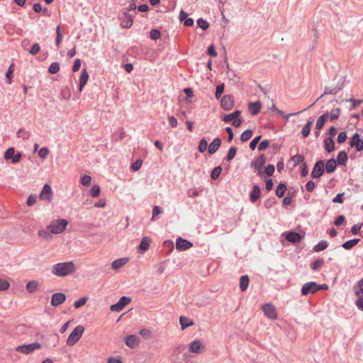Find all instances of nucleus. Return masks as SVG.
<instances>
[{
    "label": "nucleus",
    "mask_w": 363,
    "mask_h": 363,
    "mask_svg": "<svg viewBox=\"0 0 363 363\" xmlns=\"http://www.w3.org/2000/svg\"><path fill=\"white\" fill-rule=\"evenodd\" d=\"M36 201L37 196L35 194H30L28 196L26 203L28 206H32L36 203Z\"/></svg>",
    "instance_id": "48"
},
{
    "label": "nucleus",
    "mask_w": 363,
    "mask_h": 363,
    "mask_svg": "<svg viewBox=\"0 0 363 363\" xmlns=\"http://www.w3.org/2000/svg\"><path fill=\"white\" fill-rule=\"evenodd\" d=\"M38 286H39V283L38 281H35V280L30 281L28 282L26 284V290L29 293L33 294L37 291Z\"/></svg>",
    "instance_id": "27"
},
{
    "label": "nucleus",
    "mask_w": 363,
    "mask_h": 363,
    "mask_svg": "<svg viewBox=\"0 0 363 363\" xmlns=\"http://www.w3.org/2000/svg\"><path fill=\"white\" fill-rule=\"evenodd\" d=\"M343 86V82L340 80H339L337 82V84L334 87H326L324 94L320 96H323L326 94H336L339 91H340L342 89Z\"/></svg>",
    "instance_id": "16"
},
{
    "label": "nucleus",
    "mask_w": 363,
    "mask_h": 363,
    "mask_svg": "<svg viewBox=\"0 0 363 363\" xmlns=\"http://www.w3.org/2000/svg\"><path fill=\"white\" fill-rule=\"evenodd\" d=\"M328 117H329L328 113H325L323 115L320 116L316 121L315 128L317 130H320L323 128V126L324 125L326 121L328 120Z\"/></svg>",
    "instance_id": "25"
},
{
    "label": "nucleus",
    "mask_w": 363,
    "mask_h": 363,
    "mask_svg": "<svg viewBox=\"0 0 363 363\" xmlns=\"http://www.w3.org/2000/svg\"><path fill=\"white\" fill-rule=\"evenodd\" d=\"M221 170L222 169L220 166L215 167L211 174V179L213 180L218 179L221 173Z\"/></svg>",
    "instance_id": "39"
},
{
    "label": "nucleus",
    "mask_w": 363,
    "mask_h": 363,
    "mask_svg": "<svg viewBox=\"0 0 363 363\" xmlns=\"http://www.w3.org/2000/svg\"><path fill=\"white\" fill-rule=\"evenodd\" d=\"M286 239L291 242L297 243L301 240V236L299 233L296 232H290L286 234Z\"/></svg>",
    "instance_id": "21"
},
{
    "label": "nucleus",
    "mask_w": 363,
    "mask_h": 363,
    "mask_svg": "<svg viewBox=\"0 0 363 363\" xmlns=\"http://www.w3.org/2000/svg\"><path fill=\"white\" fill-rule=\"evenodd\" d=\"M56 35H57V36H56L55 44L58 47L60 45V43H61V42L62 40V38H63V35L61 33V30H60V26H58L57 27V28H56Z\"/></svg>",
    "instance_id": "37"
},
{
    "label": "nucleus",
    "mask_w": 363,
    "mask_h": 363,
    "mask_svg": "<svg viewBox=\"0 0 363 363\" xmlns=\"http://www.w3.org/2000/svg\"><path fill=\"white\" fill-rule=\"evenodd\" d=\"M89 73L86 71V69H84L82 72L79 77V90L81 92L84 87L86 86L88 79H89Z\"/></svg>",
    "instance_id": "17"
},
{
    "label": "nucleus",
    "mask_w": 363,
    "mask_h": 363,
    "mask_svg": "<svg viewBox=\"0 0 363 363\" xmlns=\"http://www.w3.org/2000/svg\"><path fill=\"white\" fill-rule=\"evenodd\" d=\"M91 195L93 197H99L100 195V187L99 185H94L90 190Z\"/></svg>",
    "instance_id": "42"
},
{
    "label": "nucleus",
    "mask_w": 363,
    "mask_h": 363,
    "mask_svg": "<svg viewBox=\"0 0 363 363\" xmlns=\"http://www.w3.org/2000/svg\"><path fill=\"white\" fill-rule=\"evenodd\" d=\"M41 344L39 342H33L28 345H23L17 346L15 350L18 352L23 353L25 354H29L34 350H39L41 348Z\"/></svg>",
    "instance_id": "4"
},
{
    "label": "nucleus",
    "mask_w": 363,
    "mask_h": 363,
    "mask_svg": "<svg viewBox=\"0 0 363 363\" xmlns=\"http://www.w3.org/2000/svg\"><path fill=\"white\" fill-rule=\"evenodd\" d=\"M313 123L312 121H309L307 123L303 126L301 130V134L303 138H306L309 135L311 129V125Z\"/></svg>",
    "instance_id": "30"
},
{
    "label": "nucleus",
    "mask_w": 363,
    "mask_h": 363,
    "mask_svg": "<svg viewBox=\"0 0 363 363\" xmlns=\"http://www.w3.org/2000/svg\"><path fill=\"white\" fill-rule=\"evenodd\" d=\"M250 201L252 203L256 202L260 197V189L257 185H255L252 187V190L250 193Z\"/></svg>",
    "instance_id": "23"
},
{
    "label": "nucleus",
    "mask_w": 363,
    "mask_h": 363,
    "mask_svg": "<svg viewBox=\"0 0 363 363\" xmlns=\"http://www.w3.org/2000/svg\"><path fill=\"white\" fill-rule=\"evenodd\" d=\"M339 116H340V110H339V108L333 109L331 111L330 120L333 121V120L337 119Z\"/></svg>",
    "instance_id": "60"
},
{
    "label": "nucleus",
    "mask_w": 363,
    "mask_h": 363,
    "mask_svg": "<svg viewBox=\"0 0 363 363\" xmlns=\"http://www.w3.org/2000/svg\"><path fill=\"white\" fill-rule=\"evenodd\" d=\"M139 333L141 336H143L145 339L150 338L152 335L151 331L149 329H146V328L140 330Z\"/></svg>",
    "instance_id": "49"
},
{
    "label": "nucleus",
    "mask_w": 363,
    "mask_h": 363,
    "mask_svg": "<svg viewBox=\"0 0 363 363\" xmlns=\"http://www.w3.org/2000/svg\"><path fill=\"white\" fill-rule=\"evenodd\" d=\"M49 154V150L48 147H42L39 152L38 155L41 158H46Z\"/></svg>",
    "instance_id": "52"
},
{
    "label": "nucleus",
    "mask_w": 363,
    "mask_h": 363,
    "mask_svg": "<svg viewBox=\"0 0 363 363\" xmlns=\"http://www.w3.org/2000/svg\"><path fill=\"white\" fill-rule=\"evenodd\" d=\"M315 187V184L313 181H309L306 184V188L307 191L309 192L313 191L314 190Z\"/></svg>",
    "instance_id": "63"
},
{
    "label": "nucleus",
    "mask_w": 363,
    "mask_h": 363,
    "mask_svg": "<svg viewBox=\"0 0 363 363\" xmlns=\"http://www.w3.org/2000/svg\"><path fill=\"white\" fill-rule=\"evenodd\" d=\"M193 246V244L182 238H178L176 240V248L179 251H184L190 249Z\"/></svg>",
    "instance_id": "10"
},
{
    "label": "nucleus",
    "mask_w": 363,
    "mask_h": 363,
    "mask_svg": "<svg viewBox=\"0 0 363 363\" xmlns=\"http://www.w3.org/2000/svg\"><path fill=\"white\" fill-rule=\"evenodd\" d=\"M151 241L152 240L150 237H144L141 240L139 249L143 252L147 251L150 247Z\"/></svg>",
    "instance_id": "24"
},
{
    "label": "nucleus",
    "mask_w": 363,
    "mask_h": 363,
    "mask_svg": "<svg viewBox=\"0 0 363 363\" xmlns=\"http://www.w3.org/2000/svg\"><path fill=\"white\" fill-rule=\"evenodd\" d=\"M82 62L81 60L77 58L74 60V65L72 66V72H77L80 69Z\"/></svg>",
    "instance_id": "57"
},
{
    "label": "nucleus",
    "mask_w": 363,
    "mask_h": 363,
    "mask_svg": "<svg viewBox=\"0 0 363 363\" xmlns=\"http://www.w3.org/2000/svg\"><path fill=\"white\" fill-rule=\"evenodd\" d=\"M150 38L152 40H157L160 38V30H158L157 29H152L150 31Z\"/></svg>",
    "instance_id": "54"
},
{
    "label": "nucleus",
    "mask_w": 363,
    "mask_h": 363,
    "mask_svg": "<svg viewBox=\"0 0 363 363\" xmlns=\"http://www.w3.org/2000/svg\"><path fill=\"white\" fill-rule=\"evenodd\" d=\"M204 350V345L199 340L193 341L189 345V350L193 353H201Z\"/></svg>",
    "instance_id": "14"
},
{
    "label": "nucleus",
    "mask_w": 363,
    "mask_h": 363,
    "mask_svg": "<svg viewBox=\"0 0 363 363\" xmlns=\"http://www.w3.org/2000/svg\"><path fill=\"white\" fill-rule=\"evenodd\" d=\"M225 84H221L216 86L215 96L218 99L221 96L222 94L224 92Z\"/></svg>",
    "instance_id": "43"
},
{
    "label": "nucleus",
    "mask_w": 363,
    "mask_h": 363,
    "mask_svg": "<svg viewBox=\"0 0 363 363\" xmlns=\"http://www.w3.org/2000/svg\"><path fill=\"white\" fill-rule=\"evenodd\" d=\"M179 323L181 325L182 330H184L186 328L194 325V323L191 319L183 315L179 318Z\"/></svg>",
    "instance_id": "22"
},
{
    "label": "nucleus",
    "mask_w": 363,
    "mask_h": 363,
    "mask_svg": "<svg viewBox=\"0 0 363 363\" xmlns=\"http://www.w3.org/2000/svg\"><path fill=\"white\" fill-rule=\"evenodd\" d=\"M286 189V186L285 184H279L276 189V195L279 198H281L284 196Z\"/></svg>",
    "instance_id": "34"
},
{
    "label": "nucleus",
    "mask_w": 363,
    "mask_h": 363,
    "mask_svg": "<svg viewBox=\"0 0 363 363\" xmlns=\"http://www.w3.org/2000/svg\"><path fill=\"white\" fill-rule=\"evenodd\" d=\"M60 70V64L57 62H52L49 67V72L51 74H56Z\"/></svg>",
    "instance_id": "38"
},
{
    "label": "nucleus",
    "mask_w": 363,
    "mask_h": 363,
    "mask_svg": "<svg viewBox=\"0 0 363 363\" xmlns=\"http://www.w3.org/2000/svg\"><path fill=\"white\" fill-rule=\"evenodd\" d=\"M353 290L355 296L357 297V300L363 299V279L359 280L357 284L354 286Z\"/></svg>",
    "instance_id": "18"
},
{
    "label": "nucleus",
    "mask_w": 363,
    "mask_h": 363,
    "mask_svg": "<svg viewBox=\"0 0 363 363\" xmlns=\"http://www.w3.org/2000/svg\"><path fill=\"white\" fill-rule=\"evenodd\" d=\"M125 342L129 347L134 348L140 344V338L135 335H130L125 338Z\"/></svg>",
    "instance_id": "13"
},
{
    "label": "nucleus",
    "mask_w": 363,
    "mask_h": 363,
    "mask_svg": "<svg viewBox=\"0 0 363 363\" xmlns=\"http://www.w3.org/2000/svg\"><path fill=\"white\" fill-rule=\"evenodd\" d=\"M87 301H88V297L84 296V297L79 298V300L76 301L74 303V306L77 309L79 308L82 307L84 305H85L86 303L87 302Z\"/></svg>",
    "instance_id": "35"
},
{
    "label": "nucleus",
    "mask_w": 363,
    "mask_h": 363,
    "mask_svg": "<svg viewBox=\"0 0 363 363\" xmlns=\"http://www.w3.org/2000/svg\"><path fill=\"white\" fill-rule=\"evenodd\" d=\"M208 147V142L206 139H202L200 143H199V151L200 152H204L206 149Z\"/></svg>",
    "instance_id": "41"
},
{
    "label": "nucleus",
    "mask_w": 363,
    "mask_h": 363,
    "mask_svg": "<svg viewBox=\"0 0 363 363\" xmlns=\"http://www.w3.org/2000/svg\"><path fill=\"white\" fill-rule=\"evenodd\" d=\"M131 299L126 296H123L120 298L118 302H117L115 304H113L111 306V311H116V312H120L121 311L123 308L127 306L128 303H130Z\"/></svg>",
    "instance_id": "5"
},
{
    "label": "nucleus",
    "mask_w": 363,
    "mask_h": 363,
    "mask_svg": "<svg viewBox=\"0 0 363 363\" xmlns=\"http://www.w3.org/2000/svg\"><path fill=\"white\" fill-rule=\"evenodd\" d=\"M318 291V284L311 281L306 283L301 289V294L303 296H307L309 294H315Z\"/></svg>",
    "instance_id": "7"
},
{
    "label": "nucleus",
    "mask_w": 363,
    "mask_h": 363,
    "mask_svg": "<svg viewBox=\"0 0 363 363\" xmlns=\"http://www.w3.org/2000/svg\"><path fill=\"white\" fill-rule=\"evenodd\" d=\"M169 123L172 128H175L177 125V119L174 116H169Z\"/></svg>",
    "instance_id": "64"
},
{
    "label": "nucleus",
    "mask_w": 363,
    "mask_h": 363,
    "mask_svg": "<svg viewBox=\"0 0 363 363\" xmlns=\"http://www.w3.org/2000/svg\"><path fill=\"white\" fill-rule=\"evenodd\" d=\"M249 284V277L247 275L242 276L240 279V288L242 291L247 289Z\"/></svg>",
    "instance_id": "29"
},
{
    "label": "nucleus",
    "mask_w": 363,
    "mask_h": 363,
    "mask_svg": "<svg viewBox=\"0 0 363 363\" xmlns=\"http://www.w3.org/2000/svg\"><path fill=\"white\" fill-rule=\"evenodd\" d=\"M324 172V163L322 160L318 161L313 169L311 177L313 178H319Z\"/></svg>",
    "instance_id": "9"
},
{
    "label": "nucleus",
    "mask_w": 363,
    "mask_h": 363,
    "mask_svg": "<svg viewBox=\"0 0 363 363\" xmlns=\"http://www.w3.org/2000/svg\"><path fill=\"white\" fill-rule=\"evenodd\" d=\"M350 146L354 147L358 152L363 150V140L360 139L358 133L353 135L350 142Z\"/></svg>",
    "instance_id": "11"
},
{
    "label": "nucleus",
    "mask_w": 363,
    "mask_h": 363,
    "mask_svg": "<svg viewBox=\"0 0 363 363\" xmlns=\"http://www.w3.org/2000/svg\"><path fill=\"white\" fill-rule=\"evenodd\" d=\"M197 25L201 28H202L203 30H206L208 28V26H209L208 23L207 21H206L205 20H203V18H199L198 19Z\"/></svg>",
    "instance_id": "47"
},
{
    "label": "nucleus",
    "mask_w": 363,
    "mask_h": 363,
    "mask_svg": "<svg viewBox=\"0 0 363 363\" xmlns=\"http://www.w3.org/2000/svg\"><path fill=\"white\" fill-rule=\"evenodd\" d=\"M221 145V140L220 138L214 139L208 147V152L210 155L214 154L219 148Z\"/></svg>",
    "instance_id": "19"
},
{
    "label": "nucleus",
    "mask_w": 363,
    "mask_h": 363,
    "mask_svg": "<svg viewBox=\"0 0 363 363\" xmlns=\"http://www.w3.org/2000/svg\"><path fill=\"white\" fill-rule=\"evenodd\" d=\"M324 147L325 150L330 152L335 149V143L331 138H327L324 140Z\"/></svg>",
    "instance_id": "26"
},
{
    "label": "nucleus",
    "mask_w": 363,
    "mask_h": 363,
    "mask_svg": "<svg viewBox=\"0 0 363 363\" xmlns=\"http://www.w3.org/2000/svg\"><path fill=\"white\" fill-rule=\"evenodd\" d=\"M67 225L68 221L66 219H55L50 222L45 229L40 230L38 235L44 240H50L52 239V234L63 233Z\"/></svg>",
    "instance_id": "1"
},
{
    "label": "nucleus",
    "mask_w": 363,
    "mask_h": 363,
    "mask_svg": "<svg viewBox=\"0 0 363 363\" xmlns=\"http://www.w3.org/2000/svg\"><path fill=\"white\" fill-rule=\"evenodd\" d=\"M269 142L268 140H263L259 143L258 149L259 151H263L266 150L269 147Z\"/></svg>",
    "instance_id": "59"
},
{
    "label": "nucleus",
    "mask_w": 363,
    "mask_h": 363,
    "mask_svg": "<svg viewBox=\"0 0 363 363\" xmlns=\"http://www.w3.org/2000/svg\"><path fill=\"white\" fill-rule=\"evenodd\" d=\"M143 164V161L141 160H136L133 164L131 165V169L133 171H138L140 169Z\"/></svg>",
    "instance_id": "56"
},
{
    "label": "nucleus",
    "mask_w": 363,
    "mask_h": 363,
    "mask_svg": "<svg viewBox=\"0 0 363 363\" xmlns=\"http://www.w3.org/2000/svg\"><path fill=\"white\" fill-rule=\"evenodd\" d=\"M66 300V296L63 293H55L52 295L51 298V305L53 306H57Z\"/></svg>",
    "instance_id": "12"
},
{
    "label": "nucleus",
    "mask_w": 363,
    "mask_h": 363,
    "mask_svg": "<svg viewBox=\"0 0 363 363\" xmlns=\"http://www.w3.org/2000/svg\"><path fill=\"white\" fill-rule=\"evenodd\" d=\"M76 270V266L72 261L57 263L52 267V274L60 277L71 274Z\"/></svg>",
    "instance_id": "2"
},
{
    "label": "nucleus",
    "mask_w": 363,
    "mask_h": 363,
    "mask_svg": "<svg viewBox=\"0 0 363 363\" xmlns=\"http://www.w3.org/2000/svg\"><path fill=\"white\" fill-rule=\"evenodd\" d=\"M274 172V167L272 164H269L264 170V172L268 176H272ZM263 172L260 168L259 169V174H262Z\"/></svg>",
    "instance_id": "36"
},
{
    "label": "nucleus",
    "mask_w": 363,
    "mask_h": 363,
    "mask_svg": "<svg viewBox=\"0 0 363 363\" xmlns=\"http://www.w3.org/2000/svg\"><path fill=\"white\" fill-rule=\"evenodd\" d=\"M52 191L51 186L46 184L43 186V188L40 194L39 198L40 200L50 201L52 198Z\"/></svg>",
    "instance_id": "8"
},
{
    "label": "nucleus",
    "mask_w": 363,
    "mask_h": 363,
    "mask_svg": "<svg viewBox=\"0 0 363 363\" xmlns=\"http://www.w3.org/2000/svg\"><path fill=\"white\" fill-rule=\"evenodd\" d=\"M261 109V103L259 101L251 102L248 104L250 113L255 116L259 113Z\"/></svg>",
    "instance_id": "20"
},
{
    "label": "nucleus",
    "mask_w": 363,
    "mask_h": 363,
    "mask_svg": "<svg viewBox=\"0 0 363 363\" xmlns=\"http://www.w3.org/2000/svg\"><path fill=\"white\" fill-rule=\"evenodd\" d=\"M262 311L264 315L271 320H275L277 318V313L275 307L270 304L267 303L262 306Z\"/></svg>",
    "instance_id": "6"
},
{
    "label": "nucleus",
    "mask_w": 363,
    "mask_h": 363,
    "mask_svg": "<svg viewBox=\"0 0 363 363\" xmlns=\"http://www.w3.org/2000/svg\"><path fill=\"white\" fill-rule=\"evenodd\" d=\"M347 140V134L345 132H340L337 137V142L339 143H342L345 142Z\"/></svg>",
    "instance_id": "62"
},
{
    "label": "nucleus",
    "mask_w": 363,
    "mask_h": 363,
    "mask_svg": "<svg viewBox=\"0 0 363 363\" xmlns=\"http://www.w3.org/2000/svg\"><path fill=\"white\" fill-rule=\"evenodd\" d=\"M252 135V130H246L245 131H244L242 133V134L241 135V140L242 142H245L247 140H248Z\"/></svg>",
    "instance_id": "40"
},
{
    "label": "nucleus",
    "mask_w": 363,
    "mask_h": 363,
    "mask_svg": "<svg viewBox=\"0 0 363 363\" xmlns=\"http://www.w3.org/2000/svg\"><path fill=\"white\" fill-rule=\"evenodd\" d=\"M10 284L8 281L0 279V291H4L9 288Z\"/></svg>",
    "instance_id": "51"
},
{
    "label": "nucleus",
    "mask_w": 363,
    "mask_h": 363,
    "mask_svg": "<svg viewBox=\"0 0 363 363\" xmlns=\"http://www.w3.org/2000/svg\"><path fill=\"white\" fill-rule=\"evenodd\" d=\"M15 155V150L13 147L9 148L4 153V157L6 160H10L13 158Z\"/></svg>",
    "instance_id": "46"
},
{
    "label": "nucleus",
    "mask_w": 363,
    "mask_h": 363,
    "mask_svg": "<svg viewBox=\"0 0 363 363\" xmlns=\"http://www.w3.org/2000/svg\"><path fill=\"white\" fill-rule=\"evenodd\" d=\"M359 239H353L347 240L343 243L342 247L345 250H350L354 246H355L359 242Z\"/></svg>",
    "instance_id": "31"
},
{
    "label": "nucleus",
    "mask_w": 363,
    "mask_h": 363,
    "mask_svg": "<svg viewBox=\"0 0 363 363\" xmlns=\"http://www.w3.org/2000/svg\"><path fill=\"white\" fill-rule=\"evenodd\" d=\"M347 153L345 152V151H341L339 152L338 155H337V163L339 164H342L344 165L346 162L347 161Z\"/></svg>",
    "instance_id": "32"
},
{
    "label": "nucleus",
    "mask_w": 363,
    "mask_h": 363,
    "mask_svg": "<svg viewBox=\"0 0 363 363\" xmlns=\"http://www.w3.org/2000/svg\"><path fill=\"white\" fill-rule=\"evenodd\" d=\"M84 332V326L81 325H77L69 335L67 340V345L69 346H73L75 345L80 340Z\"/></svg>",
    "instance_id": "3"
},
{
    "label": "nucleus",
    "mask_w": 363,
    "mask_h": 363,
    "mask_svg": "<svg viewBox=\"0 0 363 363\" xmlns=\"http://www.w3.org/2000/svg\"><path fill=\"white\" fill-rule=\"evenodd\" d=\"M328 246V242H326L325 240H322L314 246L313 250L315 252H320V251H322V250H324L325 249H326Z\"/></svg>",
    "instance_id": "33"
},
{
    "label": "nucleus",
    "mask_w": 363,
    "mask_h": 363,
    "mask_svg": "<svg viewBox=\"0 0 363 363\" xmlns=\"http://www.w3.org/2000/svg\"><path fill=\"white\" fill-rule=\"evenodd\" d=\"M128 261L129 258L128 257L117 259L111 263V268L115 271H118L121 268L123 267L128 262Z\"/></svg>",
    "instance_id": "15"
},
{
    "label": "nucleus",
    "mask_w": 363,
    "mask_h": 363,
    "mask_svg": "<svg viewBox=\"0 0 363 363\" xmlns=\"http://www.w3.org/2000/svg\"><path fill=\"white\" fill-rule=\"evenodd\" d=\"M40 46L38 43H35L34 44L31 49L29 51V53L31 54L32 55H36L37 53H38V52L40 51Z\"/></svg>",
    "instance_id": "53"
},
{
    "label": "nucleus",
    "mask_w": 363,
    "mask_h": 363,
    "mask_svg": "<svg viewBox=\"0 0 363 363\" xmlns=\"http://www.w3.org/2000/svg\"><path fill=\"white\" fill-rule=\"evenodd\" d=\"M337 166V162L334 159L329 160L325 165L326 172L328 173H332L335 171Z\"/></svg>",
    "instance_id": "28"
},
{
    "label": "nucleus",
    "mask_w": 363,
    "mask_h": 363,
    "mask_svg": "<svg viewBox=\"0 0 363 363\" xmlns=\"http://www.w3.org/2000/svg\"><path fill=\"white\" fill-rule=\"evenodd\" d=\"M91 177L89 175L85 174L81 178V184L83 186H89L91 184Z\"/></svg>",
    "instance_id": "44"
},
{
    "label": "nucleus",
    "mask_w": 363,
    "mask_h": 363,
    "mask_svg": "<svg viewBox=\"0 0 363 363\" xmlns=\"http://www.w3.org/2000/svg\"><path fill=\"white\" fill-rule=\"evenodd\" d=\"M62 97L65 99H69L71 96V92L68 88H65L61 91Z\"/></svg>",
    "instance_id": "58"
},
{
    "label": "nucleus",
    "mask_w": 363,
    "mask_h": 363,
    "mask_svg": "<svg viewBox=\"0 0 363 363\" xmlns=\"http://www.w3.org/2000/svg\"><path fill=\"white\" fill-rule=\"evenodd\" d=\"M261 139V135H258L257 137H255L250 143V147L252 149V150H255L257 147V143H259V141Z\"/></svg>",
    "instance_id": "55"
},
{
    "label": "nucleus",
    "mask_w": 363,
    "mask_h": 363,
    "mask_svg": "<svg viewBox=\"0 0 363 363\" xmlns=\"http://www.w3.org/2000/svg\"><path fill=\"white\" fill-rule=\"evenodd\" d=\"M323 264V260L322 259H316L312 264V269L315 271H317L320 269V267Z\"/></svg>",
    "instance_id": "50"
},
{
    "label": "nucleus",
    "mask_w": 363,
    "mask_h": 363,
    "mask_svg": "<svg viewBox=\"0 0 363 363\" xmlns=\"http://www.w3.org/2000/svg\"><path fill=\"white\" fill-rule=\"evenodd\" d=\"M303 156L301 155H296L294 157H291V161L294 163V165L296 166L299 163H301L303 162Z\"/></svg>",
    "instance_id": "45"
},
{
    "label": "nucleus",
    "mask_w": 363,
    "mask_h": 363,
    "mask_svg": "<svg viewBox=\"0 0 363 363\" xmlns=\"http://www.w3.org/2000/svg\"><path fill=\"white\" fill-rule=\"evenodd\" d=\"M161 213H162V210H161L160 206H154L153 209H152V216L151 219L152 220H154L155 216H157L158 214Z\"/></svg>",
    "instance_id": "61"
}]
</instances>
